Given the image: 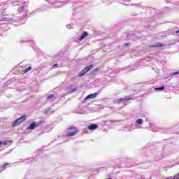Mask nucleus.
Here are the masks:
<instances>
[{
	"label": "nucleus",
	"instance_id": "nucleus-27",
	"mask_svg": "<svg viewBox=\"0 0 179 179\" xmlns=\"http://www.w3.org/2000/svg\"><path fill=\"white\" fill-rule=\"evenodd\" d=\"M83 111L84 110H80L79 112H76V114H83Z\"/></svg>",
	"mask_w": 179,
	"mask_h": 179
},
{
	"label": "nucleus",
	"instance_id": "nucleus-1",
	"mask_svg": "<svg viewBox=\"0 0 179 179\" xmlns=\"http://www.w3.org/2000/svg\"><path fill=\"white\" fill-rule=\"evenodd\" d=\"M78 131L74 127H71L67 131L66 136H73V135H76L78 134Z\"/></svg>",
	"mask_w": 179,
	"mask_h": 179
},
{
	"label": "nucleus",
	"instance_id": "nucleus-18",
	"mask_svg": "<svg viewBox=\"0 0 179 179\" xmlns=\"http://www.w3.org/2000/svg\"><path fill=\"white\" fill-rule=\"evenodd\" d=\"M164 90V85H162V87L155 88V90L157 92L158 90L162 92Z\"/></svg>",
	"mask_w": 179,
	"mask_h": 179
},
{
	"label": "nucleus",
	"instance_id": "nucleus-23",
	"mask_svg": "<svg viewBox=\"0 0 179 179\" xmlns=\"http://www.w3.org/2000/svg\"><path fill=\"white\" fill-rule=\"evenodd\" d=\"M175 75H179V71H175L171 73V76H175Z\"/></svg>",
	"mask_w": 179,
	"mask_h": 179
},
{
	"label": "nucleus",
	"instance_id": "nucleus-34",
	"mask_svg": "<svg viewBox=\"0 0 179 179\" xmlns=\"http://www.w3.org/2000/svg\"><path fill=\"white\" fill-rule=\"evenodd\" d=\"M149 125H150V128H152V124L149 123Z\"/></svg>",
	"mask_w": 179,
	"mask_h": 179
},
{
	"label": "nucleus",
	"instance_id": "nucleus-10",
	"mask_svg": "<svg viewBox=\"0 0 179 179\" xmlns=\"http://www.w3.org/2000/svg\"><path fill=\"white\" fill-rule=\"evenodd\" d=\"M97 94H98L97 92H94V94H89L85 97V101H86V100H88V99H94V97H96Z\"/></svg>",
	"mask_w": 179,
	"mask_h": 179
},
{
	"label": "nucleus",
	"instance_id": "nucleus-26",
	"mask_svg": "<svg viewBox=\"0 0 179 179\" xmlns=\"http://www.w3.org/2000/svg\"><path fill=\"white\" fill-rule=\"evenodd\" d=\"M173 9H175V10H179V6H172Z\"/></svg>",
	"mask_w": 179,
	"mask_h": 179
},
{
	"label": "nucleus",
	"instance_id": "nucleus-31",
	"mask_svg": "<svg viewBox=\"0 0 179 179\" xmlns=\"http://www.w3.org/2000/svg\"><path fill=\"white\" fill-rule=\"evenodd\" d=\"M160 132H162V134H166V132H167V131H160Z\"/></svg>",
	"mask_w": 179,
	"mask_h": 179
},
{
	"label": "nucleus",
	"instance_id": "nucleus-3",
	"mask_svg": "<svg viewBox=\"0 0 179 179\" xmlns=\"http://www.w3.org/2000/svg\"><path fill=\"white\" fill-rule=\"evenodd\" d=\"M41 125V122H33L32 123L30 124V125L27 128V129H36L37 127H40Z\"/></svg>",
	"mask_w": 179,
	"mask_h": 179
},
{
	"label": "nucleus",
	"instance_id": "nucleus-38",
	"mask_svg": "<svg viewBox=\"0 0 179 179\" xmlns=\"http://www.w3.org/2000/svg\"><path fill=\"white\" fill-rule=\"evenodd\" d=\"M127 37H131L129 35H127Z\"/></svg>",
	"mask_w": 179,
	"mask_h": 179
},
{
	"label": "nucleus",
	"instance_id": "nucleus-24",
	"mask_svg": "<svg viewBox=\"0 0 179 179\" xmlns=\"http://www.w3.org/2000/svg\"><path fill=\"white\" fill-rule=\"evenodd\" d=\"M8 143H9V141H2L1 145H8Z\"/></svg>",
	"mask_w": 179,
	"mask_h": 179
},
{
	"label": "nucleus",
	"instance_id": "nucleus-6",
	"mask_svg": "<svg viewBox=\"0 0 179 179\" xmlns=\"http://www.w3.org/2000/svg\"><path fill=\"white\" fill-rule=\"evenodd\" d=\"M12 20L13 22H16V23H19L20 24H23L24 22H26V20L24 19H17L16 17L10 18Z\"/></svg>",
	"mask_w": 179,
	"mask_h": 179
},
{
	"label": "nucleus",
	"instance_id": "nucleus-21",
	"mask_svg": "<svg viewBox=\"0 0 179 179\" xmlns=\"http://www.w3.org/2000/svg\"><path fill=\"white\" fill-rule=\"evenodd\" d=\"M20 123L17 122V120H16L13 123V127H17V125H19Z\"/></svg>",
	"mask_w": 179,
	"mask_h": 179
},
{
	"label": "nucleus",
	"instance_id": "nucleus-12",
	"mask_svg": "<svg viewBox=\"0 0 179 179\" xmlns=\"http://www.w3.org/2000/svg\"><path fill=\"white\" fill-rule=\"evenodd\" d=\"M26 118H27V115H23L21 117L17 119V121L20 123L22 124L24 121H26Z\"/></svg>",
	"mask_w": 179,
	"mask_h": 179
},
{
	"label": "nucleus",
	"instance_id": "nucleus-30",
	"mask_svg": "<svg viewBox=\"0 0 179 179\" xmlns=\"http://www.w3.org/2000/svg\"><path fill=\"white\" fill-rule=\"evenodd\" d=\"M129 45V43H124V47H128Z\"/></svg>",
	"mask_w": 179,
	"mask_h": 179
},
{
	"label": "nucleus",
	"instance_id": "nucleus-15",
	"mask_svg": "<svg viewBox=\"0 0 179 179\" xmlns=\"http://www.w3.org/2000/svg\"><path fill=\"white\" fill-rule=\"evenodd\" d=\"M24 10H26V6H21L18 8L19 13H23V12H24Z\"/></svg>",
	"mask_w": 179,
	"mask_h": 179
},
{
	"label": "nucleus",
	"instance_id": "nucleus-33",
	"mask_svg": "<svg viewBox=\"0 0 179 179\" xmlns=\"http://www.w3.org/2000/svg\"><path fill=\"white\" fill-rule=\"evenodd\" d=\"M110 124H113L114 122V120H109Z\"/></svg>",
	"mask_w": 179,
	"mask_h": 179
},
{
	"label": "nucleus",
	"instance_id": "nucleus-29",
	"mask_svg": "<svg viewBox=\"0 0 179 179\" xmlns=\"http://www.w3.org/2000/svg\"><path fill=\"white\" fill-rule=\"evenodd\" d=\"M134 36H131V38H129V40H135V38H134Z\"/></svg>",
	"mask_w": 179,
	"mask_h": 179
},
{
	"label": "nucleus",
	"instance_id": "nucleus-32",
	"mask_svg": "<svg viewBox=\"0 0 179 179\" xmlns=\"http://www.w3.org/2000/svg\"><path fill=\"white\" fill-rule=\"evenodd\" d=\"M53 66H58V64H55L54 65H53Z\"/></svg>",
	"mask_w": 179,
	"mask_h": 179
},
{
	"label": "nucleus",
	"instance_id": "nucleus-17",
	"mask_svg": "<svg viewBox=\"0 0 179 179\" xmlns=\"http://www.w3.org/2000/svg\"><path fill=\"white\" fill-rule=\"evenodd\" d=\"M143 123V119H138L136 121V124H137V125H142Z\"/></svg>",
	"mask_w": 179,
	"mask_h": 179
},
{
	"label": "nucleus",
	"instance_id": "nucleus-22",
	"mask_svg": "<svg viewBox=\"0 0 179 179\" xmlns=\"http://www.w3.org/2000/svg\"><path fill=\"white\" fill-rule=\"evenodd\" d=\"M67 29H73V24H69L66 25Z\"/></svg>",
	"mask_w": 179,
	"mask_h": 179
},
{
	"label": "nucleus",
	"instance_id": "nucleus-2",
	"mask_svg": "<svg viewBox=\"0 0 179 179\" xmlns=\"http://www.w3.org/2000/svg\"><path fill=\"white\" fill-rule=\"evenodd\" d=\"M93 64H90L88 66H86L81 72L79 73V76H83L85 73H87L89 71L93 69Z\"/></svg>",
	"mask_w": 179,
	"mask_h": 179
},
{
	"label": "nucleus",
	"instance_id": "nucleus-25",
	"mask_svg": "<svg viewBox=\"0 0 179 179\" xmlns=\"http://www.w3.org/2000/svg\"><path fill=\"white\" fill-rule=\"evenodd\" d=\"M129 71H134V66L132 65L129 66Z\"/></svg>",
	"mask_w": 179,
	"mask_h": 179
},
{
	"label": "nucleus",
	"instance_id": "nucleus-7",
	"mask_svg": "<svg viewBox=\"0 0 179 179\" xmlns=\"http://www.w3.org/2000/svg\"><path fill=\"white\" fill-rule=\"evenodd\" d=\"M76 90H78V89L73 88V87L72 85H69L66 89V91L67 92V93H75V92H76Z\"/></svg>",
	"mask_w": 179,
	"mask_h": 179
},
{
	"label": "nucleus",
	"instance_id": "nucleus-13",
	"mask_svg": "<svg viewBox=\"0 0 179 179\" xmlns=\"http://www.w3.org/2000/svg\"><path fill=\"white\" fill-rule=\"evenodd\" d=\"M55 99H57V97H55V95L52 94H49L47 98H46V100L48 101H50V100H55Z\"/></svg>",
	"mask_w": 179,
	"mask_h": 179
},
{
	"label": "nucleus",
	"instance_id": "nucleus-19",
	"mask_svg": "<svg viewBox=\"0 0 179 179\" xmlns=\"http://www.w3.org/2000/svg\"><path fill=\"white\" fill-rule=\"evenodd\" d=\"M152 47H155L156 48H159L160 47H163V44L162 43H156L152 45Z\"/></svg>",
	"mask_w": 179,
	"mask_h": 179
},
{
	"label": "nucleus",
	"instance_id": "nucleus-37",
	"mask_svg": "<svg viewBox=\"0 0 179 179\" xmlns=\"http://www.w3.org/2000/svg\"><path fill=\"white\" fill-rule=\"evenodd\" d=\"M145 121H146V122H148V118H145Z\"/></svg>",
	"mask_w": 179,
	"mask_h": 179
},
{
	"label": "nucleus",
	"instance_id": "nucleus-35",
	"mask_svg": "<svg viewBox=\"0 0 179 179\" xmlns=\"http://www.w3.org/2000/svg\"><path fill=\"white\" fill-rule=\"evenodd\" d=\"M1 145H2V141H0V146H1Z\"/></svg>",
	"mask_w": 179,
	"mask_h": 179
},
{
	"label": "nucleus",
	"instance_id": "nucleus-9",
	"mask_svg": "<svg viewBox=\"0 0 179 179\" xmlns=\"http://www.w3.org/2000/svg\"><path fill=\"white\" fill-rule=\"evenodd\" d=\"M10 167V164L9 163H6L5 164L2 165L0 166V173L1 171H3V170H6V169Z\"/></svg>",
	"mask_w": 179,
	"mask_h": 179
},
{
	"label": "nucleus",
	"instance_id": "nucleus-11",
	"mask_svg": "<svg viewBox=\"0 0 179 179\" xmlns=\"http://www.w3.org/2000/svg\"><path fill=\"white\" fill-rule=\"evenodd\" d=\"M55 110L54 109V106H51L48 110L45 111V114H52Z\"/></svg>",
	"mask_w": 179,
	"mask_h": 179
},
{
	"label": "nucleus",
	"instance_id": "nucleus-16",
	"mask_svg": "<svg viewBox=\"0 0 179 179\" xmlns=\"http://www.w3.org/2000/svg\"><path fill=\"white\" fill-rule=\"evenodd\" d=\"M87 36H88L87 32L84 31V32L83 33L82 36H80V41L83 40V38H85V37H87Z\"/></svg>",
	"mask_w": 179,
	"mask_h": 179
},
{
	"label": "nucleus",
	"instance_id": "nucleus-14",
	"mask_svg": "<svg viewBox=\"0 0 179 179\" xmlns=\"http://www.w3.org/2000/svg\"><path fill=\"white\" fill-rule=\"evenodd\" d=\"M167 3H171L172 5H176V6H178V1L177 0H165Z\"/></svg>",
	"mask_w": 179,
	"mask_h": 179
},
{
	"label": "nucleus",
	"instance_id": "nucleus-4",
	"mask_svg": "<svg viewBox=\"0 0 179 179\" xmlns=\"http://www.w3.org/2000/svg\"><path fill=\"white\" fill-rule=\"evenodd\" d=\"M129 100H132V97L128 96H126L125 98H119L117 99V101L119 103H122L123 104H126V103H128Z\"/></svg>",
	"mask_w": 179,
	"mask_h": 179
},
{
	"label": "nucleus",
	"instance_id": "nucleus-28",
	"mask_svg": "<svg viewBox=\"0 0 179 179\" xmlns=\"http://www.w3.org/2000/svg\"><path fill=\"white\" fill-rule=\"evenodd\" d=\"M125 131H128L129 132H131V131H132V128H131V127H129V129H125Z\"/></svg>",
	"mask_w": 179,
	"mask_h": 179
},
{
	"label": "nucleus",
	"instance_id": "nucleus-36",
	"mask_svg": "<svg viewBox=\"0 0 179 179\" xmlns=\"http://www.w3.org/2000/svg\"><path fill=\"white\" fill-rule=\"evenodd\" d=\"M176 33H179V30L176 31Z\"/></svg>",
	"mask_w": 179,
	"mask_h": 179
},
{
	"label": "nucleus",
	"instance_id": "nucleus-5",
	"mask_svg": "<svg viewBox=\"0 0 179 179\" xmlns=\"http://www.w3.org/2000/svg\"><path fill=\"white\" fill-rule=\"evenodd\" d=\"M38 158V155L32 158L25 159L22 161V163L25 164H31V162H33V160H37Z\"/></svg>",
	"mask_w": 179,
	"mask_h": 179
},
{
	"label": "nucleus",
	"instance_id": "nucleus-20",
	"mask_svg": "<svg viewBox=\"0 0 179 179\" xmlns=\"http://www.w3.org/2000/svg\"><path fill=\"white\" fill-rule=\"evenodd\" d=\"M29 71H31V67H28L25 69L23 71V73H27V72H29Z\"/></svg>",
	"mask_w": 179,
	"mask_h": 179
},
{
	"label": "nucleus",
	"instance_id": "nucleus-8",
	"mask_svg": "<svg viewBox=\"0 0 179 179\" xmlns=\"http://www.w3.org/2000/svg\"><path fill=\"white\" fill-rule=\"evenodd\" d=\"M97 128H99V125L96 124H91L88 125V129H90V131H94V129H97Z\"/></svg>",
	"mask_w": 179,
	"mask_h": 179
}]
</instances>
